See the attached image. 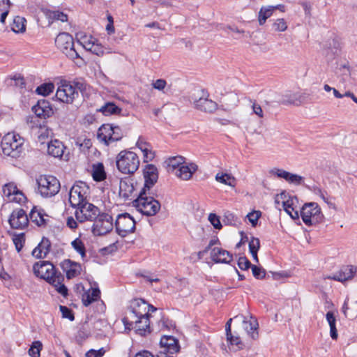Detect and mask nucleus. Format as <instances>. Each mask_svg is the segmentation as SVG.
I'll list each match as a JSON object with an SVG mask.
<instances>
[{"label":"nucleus","instance_id":"4d7b16f0","mask_svg":"<svg viewBox=\"0 0 357 357\" xmlns=\"http://www.w3.org/2000/svg\"><path fill=\"white\" fill-rule=\"evenodd\" d=\"M50 135V131L45 128H40L38 132V139L40 144H44Z\"/></svg>","mask_w":357,"mask_h":357},{"label":"nucleus","instance_id":"e2e57ef3","mask_svg":"<svg viewBox=\"0 0 357 357\" xmlns=\"http://www.w3.org/2000/svg\"><path fill=\"white\" fill-rule=\"evenodd\" d=\"M303 181V177H302L301 176L290 173L287 182L295 185H300L301 184Z\"/></svg>","mask_w":357,"mask_h":357},{"label":"nucleus","instance_id":"6e6d98bb","mask_svg":"<svg viewBox=\"0 0 357 357\" xmlns=\"http://www.w3.org/2000/svg\"><path fill=\"white\" fill-rule=\"evenodd\" d=\"M105 352H106V350L103 347L100 348L98 350L91 349L86 353L85 356L86 357H102L105 355Z\"/></svg>","mask_w":357,"mask_h":357},{"label":"nucleus","instance_id":"603ef678","mask_svg":"<svg viewBox=\"0 0 357 357\" xmlns=\"http://www.w3.org/2000/svg\"><path fill=\"white\" fill-rule=\"evenodd\" d=\"M26 199V197H25V195H24V193L18 190L14 195H13V197L10 199V200L8 202H16V203H18V204H22L23 202H24Z\"/></svg>","mask_w":357,"mask_h":357},{"label":"nucleus","instance_id":"b1692460","mask_svg":"<svg viewBox=\"0 0 357 357\" xmlns=\"http://www.w3.org/2000/svg\"><path fill=\"white\" fill-rule=\"evenodd\" d=\"M51 248L50 241L43 237L39 244L33 250L32 255L37 259H43L47 257Z\"/></svg>","mask_w":357,"mask_h":357},{"label":"nucleus","instance_id":"bf43d9fd","mask_svg":"<svg viewBox=\"0 0 357 357\" xmlns=\"http://www.w3.org/2000/svg\"><path fill=\"white\" fill-rule=\"evenodd\" d=\"M208 220L215 229H220L222 228V224L220 221V218L215 214L210 213Z\"/></svg>","mask_w":357,"mask_h":357},{"label":"nucleus","instance_id":"864d4df0","mask_svg":"<svg viewBox=\"0 0 357 357\" xmlns=\"http://www.w3.org/2000/svg\"><path fill=\"white\" fill-rule=\"evenodd\" d=\"M13 243L15 245V248L17 251L19 252L23 248L24 243V234H22L20 235L15 236L13 239Z\"/></svg>","mask_w":357,"mask_h":357},{"label":"nucleus","instance_id":"4468645a","mask_svg":"<svg viewBox=\"0 0 357 357\" xmlns=\"http://www.w3.org/2000/svg\"><path fill=\"white\" fill-rule=\"evenodd\" d=\"M122 321L126 329L133 328L140 335H144L147 332L150 333V321L148 317L130 320H128V318H123Z\"/></svg>","mask_w":357,"mask_h":357},{"label":"nucleus","instance_id":"ddd939ff","mask_svg":"<svg viewBox=\"0 0 357 357\" xmlns=\"http://www.w3.org/2000/svg\"><path fill=\"white\" fill-rule=\"evenodd\" d=\"M130 308L129 315L124 318H128V320L142 319V317L149 318V304L144 300L134 299L131 303Z\"/></svg>","mask_w":357,"mask_h":357},{"label":"nucleus","instance_id":"c03bdc74","mask_svg":"<svg viewBox=\"0 0 357 357\" xmlns=\"http://www.w3.org/2000/svg\"><path fill=\"white\" fill-rule=\"evenodd\" d=\"M54 89V86L52 83H45L38 86L36 89V92L38 94L46 96L52 92Z\"/></svg>","mask_w":357,"mask_h":357},{"label":"nucleus","instance_id":"37998d69","mask_svg":"<svg viewBox=\"0 0 357 357\" xmlns=\"http://www.w3.org/2000/svg\"><path fill=\"white\" fill-rule=\"evenodd\" d=\"M66 87L67 82L66 80H61V85L58 87L56 93V98L63 102H67Z\"/></svg>","mask_w":357,"mask_h":357},{"label":"nucleus","instance_id":"0eeeda50","mask_svg":"<svg viewBox=\"0 0 357 357\" xmlns=\"http://www.w3.org/2000/svg\"><path fill=\"white\" fill-rule=\"evenodd\" d=\"M123 136V132L119 126L109 123L102 125L97 133L98 139L105 145L121 139Z\"/></svg>","mask_w":357,"mask_h":357},{"label":"nucleus","instance_id":"a878e982","mask_svg":"<svg viewBox=\"0 0 357 357\" xmlns=\"http://www.w3.org/2000/svg\"><path fill=\"white\" fill-rule=\"evenodd\" d=\"M260 96L264 102L268 105H272L273 103L282 104V94L274 91L268 90L261 91Z\"/></svg>","mask_w":357,"mask_h":357},{"label":"nucleus","instance_id":"39448f33","mask_svg":"<svg viewBox=\"0 0 357 357\" xmlns=\"http://www.w3.org/2000/svg\"><path fill=\"white\" fill-rule=\"evenodd\" d=\"M116 163L119 172L126 174H131L138 169L139 159L135 153L124 150L117 155Z\"/></svg>","mask_w":357,"mask_h":357},{"label":"nucleus","instance_id":"774afa93","mask_svg":"<svg viewBox=\"0 0 357 357\" xmlns=\"http://www.w3.org/2000/svg\"><path fill=\"white\" fill-rule=\"evenodd\" d=\"M252 110L253 112L259 118L264 117V112L261 109V107L259 104L256 103V102H254L252 104Z\"/></svg>","mask_w":357,"mask_h":357},{"label":"nucleus","instance_id":"de8ad7c7","mask_svg":"<svg viewBox=\"0 0 357 357\" xmlns=\"http://www.w3.org/2000/svg\"><path fill=\"white\" fill-rule=\"evenodd\" d=\"M269 174L271 175L275 176L279 178H283L287 182L290 172H287L282 169L273 168L269 171Z\"/></svg>","mask_w":357,"mask_h":357},{"label":"nucleus","instance_id":"bb28decb","mask_svg":"<svg viewBox=\"0 0 357 357\" xmlns=\"http://www.w3.org/2000/svg\"><path fill=\"white\" fill-rule=\"evenodd\" d=\"M197 169V165L195 163H190L188 165H181L176 172V175L183 180H189L193 173Z\"/></svg>","mask_w":357,"mask_h":357},{"label":"nucleus","instance_id":"9b49d317","mask_svg":"<svg viewBox=\"0 0 357 357\" xmlns=\"http://www.w3.org/2000/svg\"><path fill=\"white\" fill-rule=\"evenodd\" d=\"M115 228L119 236L125 237L135 231V221L127 213L119 214L115 222Z\"/></svg>","mask_w":357,"mask_h":357},{"label":"nucleus","instance_id":"dca6fc26","mask_svg":"<svg viewBox=\"0 0 357 357\" xmlns=\"http://www.w3.org/2000/svg\"><path fill=\"white\" fill-rule=\"evenodd\" d=\"M161 350L160 354H174L179 351L180 346L178 340L173 336L164 335L160 341Z\"/></svg>","mask_w":357,"mask_h":357},{"label":"nucleus","instance_id":"20e7f679","mask_svg":"<svg viewBox=\"0 0 357 357\" xmlns=\"http://www.w3.org/2000/svg\"><path fill=\"white\" fill-rule=\"evenodd\" d=\"M150 190L141 189L133 201V206L137 211L147 216L155 215L160 209V202L149 196Z\"/></svg>","mask_w":357,"mask_h":357},{"label":"nucleus","instance_id":"13d9d810","mask_svg":"<svg viewBox=\"0 0 357 357\" xmlns=\"http://www.w3.org/2000/svg\"><path fill=\"white\" fill-rule=\"evenodd\" d=\"M238 266L241 270H248L250 267L252 268V264L245 257H239L238 260Z\"/></svg>","mask_w":357,"mask_h":357},{"label":"nucleus","instance_id":"f3484780","mask_svg":"<svg viewBox=\"0 0 357 357\" xmlns=\"http://www.w3.org/2000/svg\"><path fill=\"white\" fill-rule=\"evenodd\" d=\"M143 174L144 178V184L142 189L150 190L158 181V169L153 165H146L144 169Z\"/></svg>","mask_w":357,"mask_h":357},{"label":"nucleus","instance_id":"69168bd1","mask_svg":"<svg viewBox=\"0 0 357 357\" xmlns=\"http://www.w3.org/2000/svg\"><path fill=\"white\" fill-rule=\"evenodd\" d=\"M296 197H290L289 199L282 202V206L284 210L287 212H289V209L294 211L293 205L294 204V201H296Z\"/></svg>","mask_w":357,"mask_h":357},{"label":"nucleus","instance_id":"c85d7f7f","mask_svg":"<svg viewBox=\"0 0 357 357\" xmlns=\"http://www.w3.org/2000/svg\"><path fill=\"white\" fill-rule=\"evenodd\" d=\"M100 297V291L98 288H90L82 294V301L84 306H88Z\"/></svg>","mask_w":357,"mask_h":357},{"label":"nucleus","instance_id":"2f4dec72","mask_svg":"<svg viewBox=\"0 0 357 357\" xmlns=\"http://www.w3.org/2000/svg\"><path fill=\"white\" fill-rule=\"evenodd\" d=\"M97 112H101L105 116H109L120 114L121 109L114 102H107L100 108L97 109Z\"/></svg>","mask_w":357,"mask_h":357},{"label":"nucleus","instance_id":"4c0bfd02","mask_svg":"<svg viewBox=\"0 0 357 357\" xmlns=\"http://www.w3.org/2000/svg\"><path fill=\"white\" fill-rule=\"evenodd\" d=\"M86 50L98 56H102L104 54L103 47L98 43L96 38H95V41L91 42V43L86 44Z\"/></svg>","mask_w":357,"mask_h":357},{"label":"nucleus","instance_id":"052dcab7","mask_svg":"<svg viewBox=\"0 0 357 357\" xmlns=\"http://www.w3.org/2000/svg\"><path fill=\"white\" fill-rule=\"evenodd\" d=\"M260 216H261V212L255 211H252L251 213H249L247 215V217H248L249 221L250 222L252 225L254 227L257 225V221H258L259 218H260Z\"/></svg>","mask_w":357,"mask_h":357},{"label":"nucleus","instance_id":"79ce46f5","mask_svg":"<svg viewBox=\"0 0 357 357\" xmlns=\"http://www.w3.org/2000/svg\"><path fill=\"white\" fill-rule=\"evenodd\" d=\"M18 190L16 185L14 183H8L3 186L2 192L3 196L7 197L8 201L15 195Z\"/></svg>","mask_w":357,"mask_h":357},{"label":"nucleus","instance_id":"3c124183","mask_svg":"<svg viewBox=\"0 0 357 357\" xmlns=\"http://www.w3.org/2000/svg\"><path fill=\"white\" fill-rule=\"evenodd\" d=\"M252 272L256 279H262L266 276L265 270L255 265L252 266Z\"/></svg>","mask_w":357,"mask_h":357},{"label":"nucleus","instance_id":"0e129e2a","mask_svg":"<svg viewBox=\"0 0 357 357\" xmlns=\"http://www.w3.org/2000/svg\"><path fill=\"white\" fill-rule=\"evenodd\" d=\"M227 339L231 345L236 346L238 349L242 347V342L239 337L234 336L231 333H230L229 335H227Z\"/></svg>","mask_w":357,"mask_h":357},{"label":"nucleus","instance_id":"680f3d73","mask_svg":"<svg viewBox=\"0 0 357 357\" xmlns=\"http://www.w3.org/2000/svg\"><path fill=\"white\" fill-rule=\"evenodd\" d=\"M167 86V82L163 79H158L152 83L153 89L163 91Z\"/></svg>","mask_w":357,"mask_h":357},{"label":"nucleus","instance_id":"5701e85b","mask_svg":"<svg viewBox=\"0 0 357 357\" xmlns=\"http://www.w3.org/2000/svg\"><path fill=\"white\" fill-rule=\"evenodd\" d=\"M211 258L215 263L229 264L232 261L233 257L227 250L214 247L211 252Z\"/></svg>","mask_w":357,"mask_h":357},{"label":"nucleus","instance_id":"4be33fe9","mask_svg":"<svg viewBox=\"0 0 357 357\" xmlns=\"http://www.w3.org/2000/svg\"><path fill=\"white\" fill-rule=\"evenodd\" d=\"M305 98V94L287 91L282 94V104L299 106L304 103Z\"/></svg>","mask_w":357,"mask_h":357},{"label":"nucleus","instance_id":"c756f323","mask_svg":"<svg viewBox=\"0 0 357 357\" xmlns=\"http://www.w3.org/2000/svg\"><path fill=\"white\" fill-rule=\"evenodd\" d=\"M43 13L45 16L49 20L50 23L54 21L60 20L61 22L67 21V15L59 10H54L50 9H43Z\"/></svg>","mask_w":357,"mask_h":357},{"label":"nucleus","instance_id":"f8f14e48","mask_svg":"<svg viewBox=\"0 0 357 357\" xmlns=\"http://www.w3.org/2000/svg\"><path fill=\"white\" fill-rule=\"evenodd\" d=\"M193 104L195 107L200 111L212 113L217 109L215 102L208 98V94L204 90L197 91V96L194 95Z\"/></svg>","mask_w":357,"mask_h":357},{"label":"nucleus","instance_id":"393cba45","mask_svg":"<svg viewBox=\"0 0 357 357\" xmlns=\"http://www.w3.org/2000/svg\"><path fill=\"white\" fill-rule=\"evenodd\" d=\"M86 86L82 81L77 80L68 84V100L71 102L79 97V93L84 91Z\"/></svg>","mask_w":357,"mask_h":357},{"label":"nucleus","instance_id":"6ab92c4d","mask_svg":"<svg viewBox=\"0 0 357 357\" xmlns=\"http://www.w3.org/2000/svg\"><path fill=\"white\" fill-rule=\"evenodd\" d=\"M234 319H242L243 328L252 339L256 340L258 337V322L252 316L248 319L245 316L240 314L235 316Z\"/></svg>","mask_w":357,"mask_h":357},{"label":"nucleus","instance_id":"cd10ccee","mask_svg":"<svg viewBox=\"0 0 357 357\" xmlns=\"http://www.w3.org/2000/svg\"><path fill=\"white\" fill-rule=\"evenodd\" d=\"M65 146L61 142L54 139L48 143V153L55 158L61 157L63 155Z\"/></svg>","mask_w":357,"mask_h":357},{"label":"nucleus","instance_id":"423d86ee","mask_svg":"<svg viewBox=\"0 0 357 357\" xmlns=\"http://www.w3.org/2000/svg\"><path fill=\"white\" fill-rule=\"evenodd\" d=\"M38 192L44 198L52 197L60 190L59 181L54 176H40L36 179Z\"/></svg>","mask_w":357,"mask_h":357},{"label":"nucleus","instance_id":"8fccbe9b","mask_svg":"<svg viewBox=\"0 0 357 357\" xmlns=\"http://www.w3.org/2000/svg\"><path fill=\"white\" fill-rule=\"evenodd\" d=\"M273 29L275 31L282 32L287 29V24L283 18L277 19L273 24Z\"/></svg>","mask_w":357,"mask_h":357},{"label":"nucleus","instance_id":"2eb2a0df","mask_svg":"<svg viewBox=\"0 0 357 357\" xmlns=\"http://www.w3.org/2000/svg\"><path fill=\"white\" fill-rule=\"evenodd\" d=\"M8 222L12 228L22 229L28 225L29 218L24 210L18 208L12 212Z\"/></svg>","mask_w":357,"mask_h":357},{"label":"nucleus","instance_id":"c9c22d12","mask_svg":"<svg viewBox=\"0 0 357 357\" xmlns=\"http://www.w3.org/2000/svg\"><path fill=\"white\" fill-rule=\"evenodd\" d=\"M273 13L271 6H262L259 12L258 20L260 25L265 24L266 20Z\"/></svg>","mask_w":357,"mask_h":357},{"label":"nucleus","instance_id":"9d476101","mask_svg":"<svg viewBox=\"0 0 357 357\" xmlns=\"http://www.w3.org/2000/svg\"><path fill=\"white\" fill-rule=\"evenodd\" d=\"M92 222L93 224L91 227V231L94 236H103L110 232L113 227V218L107 213H99Z\"/></svg>","mask_w":357,"mask_h":357},{"label":"nucleus","instance_id":"58836bf2","mask_svg":"<svg viewBox=\"0 0 357 357\" xmlns=\"http://www.w3.org/2000/svg\"><path fill=\"white\" fill-rule=\"evenodd\" d=\"M26 20L24 17L17 16L14 18L12 29L15 33H22L25 31L26 26L24 22Z\"/></svg>","mask_w":357,"mask_h":357},{"label":"nucleus","instance_id":"7ed1b4c3","mask_svg":"<svg viewBox=\"0 0 357 357\" xmlns=\"http://www.w3.org/2000/svg\"><path fill=\"white\" fill-rule=\"evenodd\" d=\"M24 139L15 132H8L1 139V146L4 155L18 158L24 153Z\"/></svg>","mask_w":357,"mask_h":357},{"label":"nucleus","instance_id":"412c9836","mask_svg":"<svg viewBox=\"0 0 357 357\" xmlns=\"http://www.w3.org/2000/svg\"><path fill=\"white\" fill-rule=\"evenodd\" d=\"M32 111L37 117L47 119L50 117L54 112L50 103L46 100H39L37 104L32 107Z\"/></svg>","mask_w":357,"mask_h":357},{"label":"nucleus","instance_id":"5fc2aeb1","mask_svg":"<svg viewBox=\"0 0 357 357\" xmlns=\"http://www.w3.org/2000/svg\"><path fill=\"white\" fill-rule=\"evenodd\" d=\"M260 248V241L258 238L252 237L249 241V251L252 252H258Z\"/></svg>","mask_w":357,"mask_h":357},{"label":"nucleus","instance_id":"338daca9","mask_svg":"<svg viewBox=\"0 0 357 357\" xmlns=\"http://www.w3.org/2000/svg\"><path fill=\"white\" fill-rule=\"evenodd\" d=\"M142 153L144 155V161L145 162L151 161L155 157L154 152L152 151L151 147L149 149H148L147 150H146V151H143Z\"/></svg>","mask_w":357,"mask_h":357},{"label":"nucleus","instance_id":"f704fd0d","mask_svg":"<svg viewBox=\"0 0 357 357\" xmlns=\"http://www.w3.org/2000/svg\"><path fill=\"white\" fill-rule=\"evenodd\" d=\"M326 320L330 326V335L333 340H337V331L336 329V319L333 312L329 311L326 315Z\"/></svg>","mask_w":357,"mask_h":357},{"label":"nucleus","instance_id":"473e14b6","mask_svg":"<svg viewBox=\"0 0 357 357\" xmlns=\"http://www.w3.org/2000/svg\"><path fill=\"white\" fill-rule=\"evenodd\" d=\"M92 176L96 181H102L106 178V173L102 163L98 162L92 165Z\"/></svg>","mask_w":357,"mask_h":357},{"label":"nucleus","instance_id":"e433bc0d","mask_svg":"<svg viewBox=\"0 0 357 357\" xmlns=\"http://www.w3.org/2000/svg\"><path fill=\"white\" fill-rule=\"evenodd\" d=\"M82 271L81 264L68 259V279L79 275Z\"/></svg>","mask_w":357,"mask_h":357},{"label":"nucleus","instance_id":"1a4fd4ad","mask_svg":"<svg viewBox=\"0 0 357 357\" xmlns=\"http://www.w3.org/2000/svg\"><path fill=\"white\" fill-rule=\"evenodd\" d=\"M301 215L303 221L307 226L316 225L323 219L321 208L315 202L305 204L301 210Z\"/></svg>","mask_w":357,"mask_h":357},{"label":"nucleus","instance_id":"f03ea898","mask_svg":"<svg viewBox=\"0 0 357 357\" xmlns=\"http://www.w3.org/2000/svg\"><path fill=\"white\" fill-rule=\"evenodd\" d=\"M73 214L76 218L75 220L72 217H68V227L75 229L77 227V221L79 222H84L86 221L92 222L97 218L100 212L98 207L89 202H84L73 208Z\"/></svg>","mask_w":357,"mask_h":357},{"label":"nucleus","instance_id":"ea45409f","mask_svg":"<svg viewBox=\"0 0 357 357\" xmlns=\"http://www.w3.org/2000/svg\"><path fill=\"white\" fill-rule=\"evenodd\" d=\"M71 245L74 250H75L77 253H79L82 257L84 259L86 257V248L82 241L77 238L71 242Z\"/></svg>","mask_w":357,"mask_h":357},{"label":"nucleus","instance_id":"7c9ffc66","mask_svg":"<svg viewBox=\"0 0 357 357\" xmlns=\"http://www.w3.org/2000/svg\"><path fill=\"white\" fill-rule=\"evenodd\" d=\"M44 216L45 213L43 210H38L36 206L31 209L29 213V218L31 221L38 226H42L45 224V219Z\"/></svg>","mask_w":357,"mask_h":357},{"label":"nucleus","instance_id":"72a5a7b5","mask_svg":"<svg viewBox=\"0 0 357 357\" xmlns=\"http://www.w3.org/2000/svg\"><path fill=\"white\" fill-rule=\"evenodd\" d=\"M215 180L219 183H223L231 187H235V185H236V178L231 174L226 173H218L215 175Z\"/></svg>","mask_w":357,"mask_h":357},{"label":"nucleus","instance_id":"a19ab883","mask_svg":"<svg viewBox=\"0 0 357 357\" xmlns=\"http://www.w3.org/2000/svg\"><path fill=\"white\" fill-rule=\"evenodd\" d=\"M56 46L63 52L67 50V33L61 32L55 38Z\"/></svg>","mask_w":357,"mask_h":357},{"label":"nucleus","instance_id":"a18cd8bd","mask_svg":"<svg viewBox=\"0 0 357 357\" xmlns=\"http://www.w3.org/2000/svg\"><path fill=\"white\" fill-rule=\"evenodd\" d=\"M76 38L77 42L82 45L85 50H86L87 43H91V42L95 41V38L91 36H87L82 32L77 33Z\"/></svg>","mask_w":357,"mask_h":357},{"label":"nucleus","instance_id":"aec40b11","mask_svg":"<svg viewBox=\"0 0 357 357\" xmlns=\"http://www.w3.org/2000/svg\"><path fill=\"white\" fill-rule=\"evenodd\" d=\"M356 267L354 266H342L337 273L327 277L328 279L339 282H344L354 278L356 272Z\"/></svg>","mask_w":357,"mask_h":357},{"label":"nucleus","instance_id":"09e8293b","mask_svg":"<svg viewBox=\"0 0 357 357\" xmlns=\"http://www.w3.org/2000/svg\"><path fill=\"white\" fill-rule=\"evenodd\" d=\"M184 162V158L182 156H176L169 159L168 160V167L169 168H172V170L176 168H179L183 163Z\"/></svg>","mask_w":357,"mask_h":357},{"label":"nucleus","instance_id":"f257e3e1","mask_svg":"<svg viewBox=\"0 0 357 357\" xmlns=\"http://www.w3.org/2000/svg\"><path fill=\"white\" fill-rule=\"evenodd\" d=\"M34 275L52 284L56 290L65 298L67 297V287L63 283L64 276L58 272L49 261H39L33 266Z\"/></svg>","mask_w":357,"mask_h":357},{"label":"nucleus","instance_id":"49530a36","mask_svg":"<svg viewBox=\"0 0 357 357\" xmlns=\"http://www.w3.org/2000/svg\"><path fill=\"white\" fill-rule=\"evenodd\" d=\"M42 347L43 344L40 341L33 342L29 349V356L31 357H40Z\"/></svg>","mask_w":357,"mask_h":357},{"label":"nucleus","instance_id":"6e6552de","mask_svg":"<svg viewBox=\"0 0 357 357\" xmlns=\"http://www.w3.org/2000/svg\"><path fill=\"white\" fill-rule=\"evenodd\" d=\"M89 194V188L84 182L76 183L68 192V202L72 208L88 202L86 198Z\"/></svg>","mask_w":357,"mask_h":357},{"label":"nucleus","instance_id":"a211bd4d","mask_svg":"<svg viewBox=\"0 0 357 357\" xmlns=\"http://www.w3.org/2000/svg\"><path fill=\"white\" fill-rule=\"evenodd\" d=\"M136 190L135 187L133 185L132 180L130 178L121 179L119 183V196L125 200L135 199L134 198L137 194H135Z\"/></svg>","mask_w":357,"mask_h":357}]
</instances>
